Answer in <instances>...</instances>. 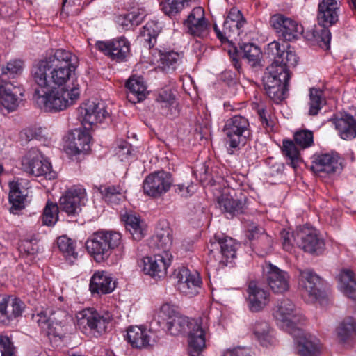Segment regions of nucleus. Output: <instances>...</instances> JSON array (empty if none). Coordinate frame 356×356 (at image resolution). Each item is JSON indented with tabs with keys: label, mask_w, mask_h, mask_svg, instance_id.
I'll use <instances>...</instances> for the list:
<instances>
[{
	"label": "nucleus",
	"mask_w": 356,
	"mask_h": 356,
	"mask_svg": "<svg viewBox=\"0 0 356 356\" xmlns=\"http://www.w3.org/2000/svg\"><path fill=\"white\" fill-rule=\"evenodd\" d=\"M78 65V58L70 51L58 49L37 60L31 74L40 88L35 89L33 99L46 111L58 112L74 104L80 97L78 84L67 83Z\"/></svg>",
	"instance_id": "f257e3e1"
},
{
	"label": "nucleus",
	"mask_w": 356,
	"mask_h": 356,
	"mask_svg": "<svg viewBox=\"0 0 356 356\" xmlns=\"http://www.w3.org/2000/svg\"><path fill=\"white\" fill-rule=\"evenodd\" d=\"M266 54L273 59V63L263 78L264 88L289 83V67L295 66L298 63V57L290 45L285 42L273 41L268 44Z\"/></svg>",
	"instance_id": "f03ea898"
},
{
	"label": "nucleus",
	"mask_w": 356,
	"mask_h": 356,
	"mask_svg": "<svg viewBox=\"0 0 356 356\" xmlns=\"http://www.w3.org/2000/svg\"><path fill=\"white\" fill-rule=\"evenodd\" d=\"M122 235L114 230L100 229L92 233L86 241V248L95 261H106L113 250L120 245Z\"/></svg>",
	"instance_id": "7ed1b4c3"
},
{
	"label": "nucleus",
	"mask_w": 356,
	"mask_h": 356,
	"mask_svg": "<svg viewBox=\"0 0 356 356\" xmlns=\"http://www.w3.org/2000/svg\"><path fill=\"white\" fill-rule=\"evenodd\" d=\"M341 3L337 0H319L318 5L317 20L322 26L315 32L316 40L323 42L327 48L330 47L331 32L329 27L339 20Z\"/></svg>",
	"instance_id": "20e7f679"
},
{
	"label": "nucleus",
	"mask_w": 356,
	"mask_h": 356,
	"mask_svg": "<svg viewBox=\"0 0 356 356\" xmlns=\"http://www.w3.org/2000/svg\"><path fill=\"white\" fill-rule=\"evenodd\" d=\"M222 131L226 136L227 143L232 149L245 145L252 136L248 119L241 115L228 118L225 122Z\"/></svg>",
	"instance_id": "39448f33"
},
{
	"label": "nucleus",
	"mask_w": 356,
	"mask_h": 356,
	"mask_svg": "<svg viewBox=\"0 0 356 356\" xmlns=\"http://www.w3.org/2000/svg\"><path fill=\"white\" fill-rule=\"evenodd\" d=\"M214 242L211 243L209 257L218 262L220 266L232 263L236 257L238 243L234 239L223 234H216Z\"/></svg>",
	"instance_id": "423d86ee"
},
{
	"label": "nucleus",
	"mask_w": 356,
	"mask_h": 356,
	"mask_svg": "<svg viewBox=\"0 0 356 356\" xmlns=\"http://www.w3.org/2000/svg\"><path fill=\"white\" fill-rule=\"evenodd\" d=\"M298 289L302 298L309 303H313L323 297L320 289L321 277L310 268L298 269Z\"/></svg>",
	"instance_id": "0eeeda50"
},
{
	"label": "nucleus",
	"mask_w": 356,
	"mask_h": 356,
	"mask_svg": "<svg viewBox=\"0 0 356 356\" xmlns=\"http://www.w3.org/2000/svg\"><path fill=\"white\" fill-rule=\"evenodd\" d=\"M23 170L35 177L44 176L46 179H53L56 172L51 170V163L44 159L38 149H31L22 159Z\"/></svg>",
	"instance_id": "6e6552de"
},
{
	"label": "nucleus",
	"mask_w": 356,
	"mask_h": 356,
	"mask_svg": "<svg viewBox=\"0 0 356 356\" xmlns=\"http://www.w3.org/2000/svg\"><path fill=\"white\" fill-rule=\"evenodd\" d=\"M88 201L86 189L74 186L67 190L60 198V209L70 217H76Z\"/></svg>",
	"instance_id": "1a4fd4ad"
},
{
	"label": "nucleus",
	"mask_w": 356,
	"mask_h": 356,
	"mask_svg": "<svg viewBox=\"0 0 356 356\" xmlns=\"http://www.w3.org/2000/svg\"><path fill=\"white\" fill-rule=\"evenodd\" d=\"M77 323L83 328L88 327L94 333L102 334L104 333L108 325L111 321L112 317L110 313H99L93 308H87L79 312Z\"/></svg>",
	"instance_id": "9d476101"
},
{
	"label": "nucleus",
	"mask_w": 356,
	"mask_h": 356,
	"mask_svg": "<svg viewBox=\"0 0 356 356\" xmlns=\"http://www.w3.org/2000/svg\"><path fill=\"white\" fill-rule=\"evenodd\" d=\"M296 235L301 240V246L305 252L316 255L324 252V240L309 224H300L296 228Z\"/></svg>",
	"instance_id": "9b49d317"
},
{
	"label": "nucleus",
	"mask_w": 356,
	"mask_h": 356,
	"mask_svg": "<svg viewBox=\"0 0 356 356\" xmlns=\"http://www.w3.org/2000/svg\"><path fill=\"white\" fill-rule=\"evenodd\" d=\"M79 118L82 124L87 128L102 122L109 117L106 106L103 102L88 101L79 108Z\"/></svg>",
	"instance_id": "f8f14e48"
},
{
	"label": "nucleus",
	"mask_w": 356,
	"mask_h": 356,
	"mask_svg": "<svg viewBox=\"0 0 356 356\" xmlns=\"http://www.w3.org/2000/svg\"><path fill=\"white\" fill-rule=\"evenodd\" d=\"M273 316L277 321L280 326L290 333L297 329V323L300 318L297 315V311L294 304L289 299L283 298L274 309Z\"/></svg>",
	"instance_id": "ddd939ff"
},
{
	"label": "nucleus",
	"mask_w": 356,
	"mask_h": 356,
	"mask_svg": "<svg viewBox=\"0 0 356 356\" xmlns=\"http://www.w3.org/2000/svg\"><path fill=\"white\" fill-rule=\"evenodd\" d=\"M173 180L170 173L164 170L149 174L143 181L144 193L151 197H157L167 193Z\"/></svg>",
	"instance_id": "4468645a"
},
{
	"label": "nucleus",
	"mask_w": 356,
	"mask_h": 356,
	"mask_svg": "<svg viewBox=\"0 0 356 356\" xmlns=\"http://www.w3.org/2000/svg\"><path fill=\"white\" fill-rule=\"evenodd\" d=\"M264 272L267 284L273 293L283 294L289 290L291 276L287 271L266 262Z\"/></svg>",
	"instance_id": "2eb2a0df"
},
{
	"label": "nucleus",
	"mask_w": 356,
	"mask_h": 356,
	"mask_svg": "<svg viewBox=\"0 0 356 356\" xmlns=\"http://www.w3.org/2000/svg\"><path fill=\"white\" fill-rule=\"evenodd\" d=\"M270 24L279 37L285 41L297 39L303 32L302 26L296 20L283 15H275L270 18Z\"/></svg>",
	"instance_id": "dca6fc26"
},
{
	"label": "nucleus",
	"mask_w": 356,
	"mask_h": 356,
	"mask_svg": "<svg viewBox=\"0 0 356 356\" xmlns=\"http://www.w3.org/2000/svg\"><path fill=\"white\" fill-rule=\"evenodd\" d=\"M172 256L170 253H156L153 257H145L140 263V267L147 275L154 277H163L171 264Z\"/></svg>",
	"instance_id": "f3484780"
},
{
	"label": "nucleus",
	"mask_w": 356,
	"mask_h": 356,
	"mask_svg": "<svg viewBox=\"0 0 356 356\" xmlns=\"http://www.w3.org/2000/svg\"><path fill=\"white\" fill-rule=\"evenodd\" d=\"M96 48L116 62H123L130 54V43L124 38L120 37L109 41H97Z\"/></svg>",
	"instance_id": "a211bd4d"
},
{
	"label": "nucleus",
	"mask_w": 356,
	"mask_h": 356,
	"mask_svg": "<svg viewBox=\"0 0 356 356\" xmlns=\"http://www.w3.org/2000/svg\"><path fill=\"white\" fill-rule=\"evenodd\" d=\"M24 303L17 298L3 295L0 296V323L8 325L22 315Z\"/></svg>",
	"instance_id": "6ab92c4d"
},
{
	"label": "nucleus",
	"mask_w": 356,
	"mask_h": 356,
	"mask_svg": "<svg viewBox=\"0 0 356 356\" xmlns=\"http://www.w3.org/2000/svg\"><path fill=\"white\" fill-rule=\"evenodd\" d=\"M179 291L189 297L194 296L201 289L202 280L197 272H191L186 268H181L176 274Z\"/></svg>",
	"instance_id": "aec40b11"
},
{
	"label": "nucleus",
	"mask_w": 356,
	"mask_h": 356,
	"mask_svg": "<svg viewBox=\"0 0 356 356\" xmlns=\"http://www.w3.org/2000/svg\"><path fill=\"white\" fill-rule=\"evenodd\" d=\"M248 307L252 312L262 311L270 302V294L254 281L250 282L247 289Z\"/></svg>",
	"instance_id": "412c9836"
},
{
	"label": "nucleus",
	"mask_w": 356,
	"mask_h": 356,
	"mask_svg": "<svg viewBox=\"0 0 356 356\" xmlns=\"http://www.w3.org/2000/svg\"><path fill=\"white\" fill-rule=\"evenodd\" d=\"M184 25L188 33L200 38L207 37L209 34V25L205 18L204 10L202 7L194 8L188 15Z\"/></svg>",
	"instance_id": "4be33fe9"
},
{
	"label": "nucleus",
	"mask_w": 356,
	"mask_h": 356,
	"mask_svg": "<svg viewBox=\"0 0 356 356\" xmlns=\"http://www.w3.org/2000/svg\"><path fill=\"white\" fill-rule=\"evenodd\" d=\"M289 334L296 340L298 344V351L301 356H316L319 353L321 344L316 337L305 333L299 327Z\"/></svg>",
	"instance_id": "5701e85b"
},
{
	"label": "nucleus",
	"mask_w": 356,
	"mask_h": 356,
	"mask_svg": "<svg viewBox=\"0 0 356 356\" xmlns=\"http://www.w3.org/2000/svg\"><path fill=\"white\" fill-rule=\"evenodd\" d=\"M90 140L91 136L88 131L76 129L70 135L65 150L70 156L86 153L90 149Z\"/></svg>",
	"instance_id": "b1692460"
},
{
	"label": "nucleus",
	"mask_w": 356,
	"mask_h": 356,
	"mask_svg": "<svg viewBox=\"0 0 356 356\" xmlns=\"http://www.w3.org/2000/svg\"><path fill=\"white\" fill-rule=\"evenodd\" d=\"M339 156L337 153H325L315 155L312 161V170L316 174L334 173L339 168Z\"/></svg>",
	"instance_id": "393cba45"
},
{
	"label": "nucleus",
	"mask_w": 356,
	"mask_h": 356,
	"mask_svg": "<svg viewBox=\"0 0 356 356\" xmlns=\"http://www.w3.org/2000/svg\"><path fill=\"white\" fill-rule=\"evenodd\" d=\"M22 90L10 83L0 84V102L8 112L15 111L19 106V96H23Z\"/></svg>",
	"instance_id": "a878e982"
},
{
	"label": "nucleus",
	"mask_w": 356,
	"mask_h": 356,
	"mask_svg": "<svg viewBox=\"0 0 356 356\" xmlns=\"http://www.w3.org/2000/svg\"><path fill=\"white\" fill-rule=\"evenodd\" d=\"M204 327L202 319L196 320L188 334V353L191 356H199L205 348Z\"/></svg>",
	"instance_id": "bb28decb"
},
{
	"label": "nucleus",
	"mask_w": 356,
	"mask_h": 356,
	"mask_svg": "<svg viewBox=\"0 0 356 356\" xmlns=\"http://www.w3.org/2000/svg\"><path fill=\"white\" fill-rule=\"evenodd\" d=\"M127 88V99L136 104L143 101L147 95V86L142 76H132L126 83Z\"/></svg>",
	"instance_id": "cd10ccee"
},
{
	"label": "nucleus",
	"mask_w": 356,
	"mask_h": 356,
	"mask_svg": "<svg viewBox=\"0 0 356 356\" xmlns=\"http://www.w3.org/2000/svg\"><path fill=\"white\" fill-rule=\"evenodd\" d=\"M332 122L339 137L346 140L356 138V119L350 115H346L341 118H333Z\"/></svg>",
	"instance_id": "c85d7f7f"
},
{
	"label": "nucleus",
	"mask_w": 356,
	"mask_h": 356,
	"mask_svg": "<svg viewBox=\"0 0 356 356\" xmlns=\"http://www.w3.org/2000/svg\"><path fill=\"white\" fill-rule=\"evenodd\" d=\"M115 287V282L105 272H96L90 279V290L92 294L110 293Z\"/></svg>",
	"instance_id": "c756f323"
},
{
	"label": "nucleus",
	"mask_w": 356,
	"mask_h": 356,
	"mask_svg": "<svg viewBox=\"0 0 356 356\" xmlns=\"http://www.w3.org/2000/svg\"><path fill=\"white\" fill-rule=\"evenodd\" d=\"M127 340L135 348H147L151 346V336L148 331L138 326H131L127 329Z\"/></svg>",
	"instance_id": "7c9ffc66"
},
{
	"label": "nucleus",
	"mask_w": 356,
	"mask_h": 356,
	"mask_svg": "<svg viewBox=\"0 0 356 356\" xmlns=\"http://www.w3.org/2000/svg\"><path fill=\"white\" fill-rule=\"evenodd\" d=\"M339 288L347 297L356 300V281L353 272L343 269L338 275Z\"/></svg>",
	"instance_id": "2f4dec72"
},
{
	"label": "nucleus",
	"mask_w": 356,
	"mask_h": 356,
	"mask_svg": "<svg viewBox=\"0 0 356 356\" xmlns=\"http://www.w3.org/2000/svg\"><path fill=\"white\" fill-rule=\"evenodd\" d=\"M153 245L158 252L170 253L172 244V231L168 225L161 227L156 231V235L152 238Z\"/></svg>",
	"instance_id": "473e14b6"
},
{
	"label": "nucleus",
	"mask_w": 356,
	"mask_h": 356,
	"mask_svg": "<svg viewBox=\"0 0 356 356\" xmlns=\"http://www.w3.org/2000/svg\"><path fill=\"white\" fill-rule=\"evenodd\" d=\"M217 202L221 210L230 214L236 215L243 212V202L233 199L228 188H225L221 195L217 197Z\"/></svg>",
	"instance_id": "72a5a7b5"
},
{
	"label": "nucleus",
	"mask_w": 356,
	"mask_h": 356,
	"mask_svg": "<svg viewBox=\"0 0 356 356\" xmlns=\"http://www.w3.org/2000/svg\"><path fill=\"white\" fill-rule=\"evenodd\" d=\"M161 29V27L157 22H148L140 32L139 39L140 42L144 46L149 49L154 47Z\"/></svg>",
	"instance_id": "f704fd0d"
},
{
	"label": "nucleus",
	"mask_w": 356,
	"mask_h": 356,
	"mask_svg": "<svg viewBox=\"0 0 356 356\" xmlns=\"http://www.w3.org/2000/svg\"><path fill=\"white\" fill-rule=\"evenodd\" d=\"M195 321H189L188 317L179 314H174L170 320L167 321V330L171 335L177 336L185 332L190 325L194 326Z\"/></svg>",
	"instance_id": "c9c22d12"
},
{
	"label": "nucleus",
	"mask_w": 356,
	"mask_h": 356,
	"mask_svg": "<svg viewBox=\"0 0 356 356\" xmlns=\"http://www.w3.org/2000/svg\"><path fill=\"white\" fill-rule=\"evenodd\" d=\"M57 245L65 259L70 264H74L78 259L76 243L66 236H61L57 238Z\"/></svg>",
	"instance_id": "e433bc0d"
},
{
	"label": "nucleus",
	"mask_w": 356,
	"mask_h": 356,
	"mask_svg": "<svg viewBox=\"0 0 356 356\" xmlns=\"http://www.w3.org/2000/svg\"><path fill=\"white\" fill-rule=\"evenodd\" d=\"M9 188V202L11 204L10 211L13 213H17L25 207L26 195L19 190V184L17 182H10Z\"/></svg>",
	"instance_id": "4c0bfd02"
},
{
	"label": "nucleus",
	"mask_w": 356,
	"mask_h": 356,
	"mask_svg": "<svg viewBox=\"0 0 356 356\" xmlns=\"http://www.w3.org/2000/svg\"><path fill=\"white\" fill-rule=\"evenodd\" d=\"M254 336L263 346H268L273 343L268 323L264 321H256L252 326Z\"/></svg>",
	"instance_id": "58836bf2"
},
{
	"label": "nucleus",
	"mask_w": 356,
	"mask_h": 356,
	"mask_svg": "<svg viewBox=\"0 0 356 356\" xmlns=\"http://www.w3.org/2000/svg\"><path fill=\"white\" fill-rule=\"evenodd\" d=\"M324 92L320 88H312L309 90V115H316L325 104Z\"/></svg>",
	"instance_id": "ea45409f"
},
{
	"label": "nucleus",
	"mask_w": 356,
	"mask_h": 356,
	"mask_svg": "<svg viewBox=\"0 0 356 356\" xmlns=\"http://www.w3.org/2000/svg\"><path fill=\"white\" fill-rule=\"evenodd\" d=\"M159 57L161 67L165 71L175 70L181 59L180 54L173 51H159Z\"/></svg>",
	"instance_id": "a19ab883"
},
{
	"label": "nucleus",
	"mask_w": 356,
	"mask_h": 356,
	"mask_svg": "<svg viewBox=\"0 0 356 356\" xmlns=\"http://www.w3.org/2000/svg\"><path fill=\"white\" fill-rule=\"evenodd\" d=\"M144 13L132 11L124 15H120L117 17V23L125 30L138 26L141 23L144 17Z\"/></svg>",
	"instance_id": "79ce46f5"
},
{
	"label": "nucleus",
	"mask_w": 356,
	"mask_h": 356,
	"mask_svg": "<svg viewBox=\"0 0 356 356\" xmlns=\"http://www.w3.org/2000/svg\"><path fill=\"white\" fill-rule=\"evenodd\" d=\"M282 153L289 160V164L296 168L301 161L300 152L296 144L291 140H284L282 143Z\"/></svg>",
	"instance_id": "37998d69"
},
{
	"label": "nucleus",
	"mask_w": 356,
	"mask_h": 356,
	"mask_svg": "<svg viewBox=\"0 0 356 356\" xmlns=\"http://www.w3.org/2000/svg\"><path fill=\"white\" fill-rule=\"evenodd\" d=\"M355 332L356 322L351 317L345 318L337 329L338 339L341 343H345Z\"/></svg>",
	"instance_id": "c03bdc74"
},
{
	"label": "nucleus",
	"mask_w": 356,
	"mask_h": 356,
	"mask_svg": "<svg viewBox=\"0 0 356 356\" xmlns=\"http://www.w3.org/2000/svg\"><path fill=\"white\" fill-rule=\"evenodd\" d=\"M63 213L61 210L59 211L57 204L48 201L43 210L42 222L64 221Z\"/></svg>",
	"instance_id": "a18cd8bd"
},
{
	"label": "nucleus",
	"mask_w": 356,
	"mask_h": 356,
	"mask_svg": "<svg viewBox=\"0 0 356 356\" xmlns=\"http://www.w3.org/2000/svg\"><path fill=\"white\" fill-rule=\"evenodd\" d=\"M192 0H166L162 10L169 17H174L191 6Z\"/></svg>",
	"instance_id": "49530a36"
},
{
	"label": "nucleus",
	"mask_w": 356,
	"mask_h": 356,
	"mask_svg": "<svg viewBox=\"0 0 356 356\" xmlns=\"http://www.w3.org/2000/svg\"><path fill=\"white\" fill-rule=\"evenodd\" d=\"M156 102L161 104L163 108L167 109L165 115L172 113V109L175 110V96L170 90H161L159 91Z\"/></svg>",
	"instance_id": "de8ad7c7"
},
{
	"label": "nucleus",
	"mask_w": 356,
	"mask_h": 356,
	"mask_svg": "<svg viewBox=\"0 0 356 356\" xmlns=\"http://www.w3.org/2000/svg\"><path fill=\"white\" fill-rule=\"evenodd\" d=\"M123 189L120 186H111L101 190L105 201L111 204H118L122 200Z\"/></svg>",
	"instance_id": "09e8293b"
},
{
	"label": "nucleus",
	"mask_w": 356,
	"mask_h": 356,
	"mask_svg": "<svg viewBox=\"0 0 356 356\" xmlns=\"http://www.w3.org/2000/svg\"><path fill=\"white\" fill-rule=\"evenodd\" d=\"M258 254L264 256L272 250L273 238L267 234L261 236V238L250 245Z\"/></svg>",
	"instance_id": "8fccbe9b"
},
{
	"label": "nucleus",
	"mask_w": 356,
	"mask_h": 356,
	"mask_svg": "<svg viewBox=\"0 0 356 356\" xmlns=\"http://www.w3.org/2000/svg\"><path fill=\"white\" fill-rule=\"evenodd\" d=\"M294 141L301 148L305 149L311 147L314 143V135L312 131L301 129L293 134Z\"/></svg>",
	"instance_id": "3c124183"
},
{
	"label": "nucleus",
	"mask_w": 356,
	"mask_h": 356,
	"mask_svg": "<svg viewBox=\"0 0 356 356\" xmlns=\"http://www.w3.org/2000/svg\"><path fill=\"white\" fill-rule=\"evenodd\" d=\"M243 53V58H246L252 65H255L259 60L261 54L258 47L252 43H244L241 46Z\"/></svg>",
	"instance_id": "603ef678"
},
{
	"label": "nucleus",
	"mask_w": 356,
	"mask_h": 356,
	"mask_svg": "<svg viewBox=\"0 0 356 356\" xmlns=\"http://www.w3.org/2000/svg\"><path fill=\"white\" fill-rule=\"evenodd\" d=\"M24 69V63L20 59H15L7 63L5 67L1 68V73L9 77H15L20 74Z\"/></svg>",
	"instance_id": "864d4df0"
},
{
	"label": "nucleus",
	"mask_w": 356,
	"mask_h": 356,
	"mask_svg": "<svg viewBox=\"0 0 356 356\" xmlns=\"http://www.w3.org/2000/svg\"><path fill=\"white\" fill-rule=\"evenodd\" d=\"M288 83H284L283 85L278 86H271L270 88H265L264 90L267 95L275 103L282 102L286 96Z\"/></svg>",
	"instance_id": "5fc2aeb1"
},
{
	"label": "nucleus",
	"mask_w": 356,
	"mask_h": 356,
	"mask_svg": "<svg viewBox=\"0 0 356 356\" xmlns=\"http://www.w3.org/2000/svg\"><path fill=\"white\" fill-rule=\"evenodd\" d=\"M126 229L136 241H140L147 234V224H126Z\"/></svg>",
	"instance_id": "6e6d98bb"
},
{
	"label": "nucleus",
	"mask_w": 356,
	"mask_h": 356,
	"mask_svg": "<svg viewBox=\"0 0 356 356\" xmlns=\"http://www.w3.org/2000/svg\"><path fill=\"white\" fill-rule=\"evenodd\" d=\"M0 356H16L15 347L6 335H0Z\"/></svg>",
	"instance_id": "4d7b16f0"
},
{
	"label": "nucleus",
	"mask_w": 356,
	"mask_h": 356,
	"mask_svg": "<svg viewBox=\"0 0 356 356\" xmlns=\"http://www.w3.org/2000/svg\"><path fill=\"white\" fill-rule=\"evenodd\" d=\"M281 238L282 239L283 248L287 251L291 252L293 248V241L299 238L295 232H291L290 229H284L281 232Z\"/></svg>",
	"instance_id": "13d9d810"
},
{
	"label": "nucleus",
	"mask_w": 356,
	"mask_h": 356,
	"mask_svg": "<svg viewBox=\"0 0 356 356\" xmlns=\"http://www.w3.org/2000/svg\"><path fill=\"white\" fill-rule=\"evenodd\" d=\"M65 317V314L61 310L53 311L50 309L49 314V325H50V333L55 334L54 330L57 325H60L63 321V318Z\"/></svg>",
	"instance_id": "bf43d9fd"
},
{
	"label": "nucleus",
	"mask_w": 356,
	"mask_h": 356,
	"mask_svg": "<svg viewBox=\"0 0 356 356\" xmlns=\"http://www.w3.org/2000/svg\"><path fill=\"white\" fill-rule=\"evenodd\" d=\"M266 234L265 230L261 227L254 225V224H251L245 231V236L250 241V245L259 240L261 235Z\"/></svg>",
	"instance_id": "052dcab7"
},
{
	"label": "nucleus",
	"mask_w": 356,
	"mask_h": 356,
	"mask_svg": "<svg viewBox=\"0 0 356 356\" xmlns=\"http://www.w3.org/2000/svg\"><path fill=\"white\" fill-rule=\"evenodd\" d=\"M19 249L29 254H34L38 251V242L35 238L25 239L22 241Z\"/></svg>",
	"instance_id": "680f3d73"
},
{
	"label": "nucleus",
	"mask_w": 356,
	"mask_h": 356,
	"mask_svg": "<svg viewBox=\"0 0 356 356\" xmlns=\"http://www.w3.org/2000/svg\"><path fill=\"white\" fill-rule=\"evenodd\" d=\"M122 222H140V217L135 211L131 210H122L120 213Z\"/></svg>",
	"instance_id": "e2e57ef3"
},
{
	"label": "nucleus",
	"mask_w": 356,
	"mask_h": 356,
	"mask_svg": "<svg viewBox=\"0 0 356 356\" xmlns=\"http://www.w3.org/2000/svg\"><path fill=\"white\" fill-rule=\"evenodd\" d=\"M232 22L238 24V25L243 26L245 20L241 12L236 8H233L229 12V14L225 19Z\"/></svg>",
	"instance_id": "0e129e2a"
},
{
	"label": "nucleus",
	"mask_w": 356,
	"mask_h": 356,
	"mask_svg": "<svg viewBox=\"0 0 356 356\" xmlns=\"http://www.w3.org/2000/svg\"><path fill=\"white\" fill-rule=\"evenodd\" d=\"M49 314H50V309L42 311L37 315L36 321L40 326L43 329L48 330L50 333V325H49Z\"/></svg>",
	"instance_id": "69168bd1"
},
{
	"label": "nucleus",
	"mask_w": 356,
	"mask_h": 356,
	"mask_svg": "<svg viewBox=\"0 0 356 356\" xmlns=\"http://www.w3.org/2000/svg\"><path fill=\"white\" fill-rule=\"evenodd\" d=\"M243 26L232 22L229 20L225 19L223 24V30L225 31V35H227V38L232 37V33H234L239 31Z\"/></svg>",
	"instance_id": "338daca9"
},
{
	"label": "nucleus",
	"mask_w": 356,
	"mask_h": 356,
	"mask_svg": "<svg viewBox=\"0 0 356 356\" xmlns=\"http://www.w3.org/2000/svg\"><path fill=\"white\" fill-rule=\"evenodd\" d=\"M223 356H250V351L243 348H236L232 350H227L224 353Z\"/></svg>",
	"instance_id": "774afa93"
}]
</instances>
